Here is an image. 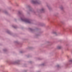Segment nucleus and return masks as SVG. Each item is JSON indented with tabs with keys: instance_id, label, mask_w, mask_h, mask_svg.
<instances>
[{
	"instance_id": "1",
	"label": "nucleus",
	"mask_w": 72,
	"mask_h": 72,
	"mask_svg": "<svg viewBox=\"0 0 72 72\" xmlns=\"http://www.w3.org/2000/svg\"><path fill=\"white\" fill-rule=\"evenodd\" d=\"M27 8H28L29 11L32 12L33 15H38L39 18L41 19L42 18L41 15H40V13H44L45 12V9L44 8H42L40 10H38L37 11H35L34 9L32 8L30 5L27 6Z\"/></svg>"
},
{
	"instance_id": "2",
	"label": "nucleus",
	"mask_w": 72,
	"mask_h": 72,
	"mask_svg": "<svg viewBox=\"0 0 72 72\" xmlns=\"http://www.w3.org/2000/svg\"><path fill=\"white\" fill-rule=\"evenodd\" d=\"M18 15L20 16L21 20L23 22H26L29 24H32L33 21L32 20L30 19H28L25 18L24 13H23L22 11H19L18 12Z\"/></svg>"
},
{
	"instance_id": "3",
	"label": "nucleus",
	"mask_w": 72,
	"mask_h": 72,
	"mask_svg": "<svg viewBox=\"0 0 72 72\" xmlns=\"http://www.w3.org/2000/svg\"><path fill=\"white\" fill-rule=\"evenodd\" d=\"M28 29L30 30L31 32H32V33L35 32V37L36 38H37L39 36H40L41 33H43V31H41V29H39L37 28H36L35 29H34L29 28Z\"/></svg>"
},
{
	"instance_id": "4",
	"label": "nucleus",
	"mask_w": 72,
	"mask_h": 72,
	"mask_svg": "<svg viewBox=\"0 0 72 72\" xmlns=\"http://www.w3.org/2000/svg\"><path fill=\"white\" fill-rule=\"evenodd\" d=\"M50 22L54 24L56 27H58V26H60V27L62 24H64L65 23L63 21H61L60 23H57L54 22L53 21H50Z\"/></svg>"
},
{
	"instance_id": "5",
	"label": "nucleus",
	"mask_w": 72,
	"mask_h": 72,
	"mask_svg": "<svg viewBox=\"0 0 72 72\" xmlns=\"http://www.w3.org/2000/svg\"><path fill=\"white\" fill-rule=\"evenodd\" d=\"M7 63L10 65V64H20V60H17L16 61H6Z\"/></svg>"
},
{
	"instance_id": "6",
	"label": "nucleus",
	"mask_w": 72,
	"mask_h": 72,
	"mask_svg": "<svg viewBox=\"0 0 72 72\" xmlns=\"http://www.w3.org/2000/svg\"><path fill=\"white\" fill-rule=\"evenodd\" d=\"M6 32L9 35H10L12 36H14V37H17V34H16L13 33V32L9 30H7Z\"/></svg>"
},
{
	"instance_id": "7",
	"label": "nucleus",
	"mask_w": 72,
	"mask_h": 72,
	"mask_svg": "<svg viewBox=\"0 0 72 72\" xmlns=\"http://www.w3.org/2000/svg\"><path fill=\"white\" fill-rule=\"evenodd\" d=\"M31 2L33 4H41V1L40 0H32L31 1Z\"/></svg>"
},
{
	"instance_id": "8",
	"label": "nucleus",
	"mask_w": 72,
	"mask_h": 72,
	"mask_svg": "<svg viewBox=\"0 0 72 72\" xmlns=\"http://www.w3.org/2000/svg\"><path fill=\"white\" fill-rule=\"evenodd\" d=\"M72 64V59L71 60L69 61L68 63L67 64H65V68H67V67H68V65L69 64Z\"/></svg>"
},
{
	"instance_id": "9",
	"label": "nucleus",
	"mask_w": 72,
	"mask_h": 72,
	"mask_svg": "<svg viewBox=\"0 0 72 72\" xmlns=\"http://www.w3.org/2000/svg\"><path fill=\"white\" fill-rule=\"evenodd\" d=\"M62 29L64 31H65L67 29H68V30H69L70 31V32H71L72 31L71 29L69 28H67L64 27H62Z\"/></svg>"
},
{
	"instance_id": "10",
	"label": "nucleus",
	"mask_w": 72,
	"mask_h": 72,
	"mask_svg": "<svg viewBox=\"0 0 72 72\" xmlns=\"http://www.w3.org/2000/svg\"><path fill=\"white\" fill-rule=\"evenodd\" d=\"M52 33L54 34V35H55L56 36H59V35H60V33H57V32H56L54 31L52 32Z\"/></svg>"
},
{
	"instance_id": "11",
	"label": "nucleus",
	"mask_w": 72,
	"mask_h": 72,
	"mask_svg": "<svg viewBox=\"0 0 72 72\" xmlns=\"http://www.w3.org/2000/svg\"><path fill=\"white\" fill-rule=\"evenodd\" d=\"M3 12L6 14V15H10V14H9L7 11H3Z\"/></svg>"
},
{
	"instance_id": "12",
	"label": "nucleus",
	"mask_w": 72,
	"mask_h": 72,
	"mask_svg": "<svg viewBox=\"0 0 72 72\" xmlns=\"http://www.w3.org/2000/svg\"><path fill=\"white\" fill-rule=\"evenodd\" d=\"M39 24L41 26H44L45 25V24L42 23H40Z\"/></svg>"
},
{
	"instance_id": "13",
	"label": "nucleus",
	"mask_w": 72,
	"mask_h": 72,
	"mask_svg": "<svg viewBox=\"0 0 72 72\" xmlns=\"http://www.w3.org/2000/svg\"><path fill=\"white\" fill-rule=\"evenodd\" d=\"M32 49H33V47H28L26 48V49L28 50Z\"/></svg>"
},
{
	"instance_id": "14",
	"label": "nucleus",
	"mask_w": 72,
	"mask_h": 72,
	"mask_svg": "<svg viewBox=\"0 0 72 72\" xmlns=\"http://www.w3.org/2000/svg\"><path fill=\"white\" fill-rule=\"evenodd\" d=\"M60 9L62 10L63 11V6L62 5H61L60 6Z\"/></svg>"
},
{
	"instance_id": "15",
	"label": "nucleus",
	"mask_w": 72,
	"mask_h": 72,
	"mask_svg": "<svg viewBox=\"0 0 72 72\" xmlns=\"http://www.w3.org/2000/svg\"><path fill=\"white\" fill-rule=\"evenodd\" d=\"M58 14H59V13L58 12H56L54 14V15L55 17H57V15H58Z\"/></svg>"
},
{
	"instance_id": "16",
	"label": "nucleus",
	"mask_w": 72,
	"mask_h": 72,
	"mask_svg": "<svg viewBox=\"0 0 72 72\" xmlns=\"http://www.w3.org/2000/svg\"><path fill=\"white\" fill-rule=\"evenodd\" d=\"M47 6L50 10H51V7L48 6V5H47Z\"/></svg>"
},
{
	"instance_id": "17",
	"label": "nucleus",
	"mask_w": 72,
	"mask_h": 72,
	"mask_svg": "<svg viewBox=\"0 0 72 72\" xmlns=\"http://www.w3.org/2000/svg\"><path fill=\"white\" fill-rule=\"evenodd\" d=\"M14 43L15 44H17V45H19V42L18 41H15Z\"/></svg>"
},
{
	"instance_id": "18",
	"label": "nucleus",
	"mask_w": 72,
	"mask_h": 72,
	"mask_svg": "<svg viewBox=\"0 0 72 72\" xmlns=\"http://www.w3.org/2000/svg\"><path fill=\"white\" fill-rule=\"evenodd\" d=\"M57 48L58 49H60L62 48V46H58Z\"/></svg>"
},
{
	"instance_id": "19",
	"label": "nucleus",
	"mask_w": 72,
	"mask_h": 72,
	"mask_svg": "<svg viewBox=\"0 0 72 72\" xmlns=\"http://www.w3.org/2000/svg\"><path fill=\"white\" fill-rule=\"evenodd\" d=\"M3 51L4 52V53H6V52H8V51H7V50L6 49H3Z\"/></svg>"
},
{
	"instance_id": "20",
	"label": "nucleus",
	"mask_w": 72,
	"mask_h": 72,
	"mask_svg": "<svg viewBox=\"0 0 72 72\" xmlns=\"http://www.w3.org/2000/svg\"><path fill=\"white\" fill-rule=\"evenodd\" d=\"M48 43L49 45L48 46H50V45H51V42H48Z\"/></svg>"
},
{
	"instance_id": "21",
	"label": "nucleus",
	"mask_w": 72,
	"mask_h": 72,
	"mask_svg": "<svg viewBox=\"0 0 72 72\" xmlns=\"http://www.w3.org/2000/svg\"><path fill=\"white\" fill-rule=\"evenodd\" d=\"M37 60H42V58H37Z\"/></svg>"
},
{
	"instance_id": "22",
	"label": "nucleus",
	"mask_w": 72,
	"mask_h": 72,
	"mask_svg": "<svg viewBox=\"0 0 72 72\" xmlns=\"http://www.w3.org/2000/svg\"><path fill=\"white\" fill-rule=\"evenodd\" d=\"M12 27H13L14 28H15V29L17 28V26L16 25H15V26L13 25Z\"/></svg>"
},
{
	"instance_id": "23",
	"label": "nucleus",
	"mask_w": 72,
	"mask_h": 72,
	"mask_svg": "<svg viewBox=\"0 0 72 72\" xmlns=\"http://www.w3.org/2000/svg\"><path fill=\"white\" fill-rule=\"evenodd\" d=\"M56 67L57 68H60V67L59 66V65H57L56 66Z\"/></svg>"
},
{
	"instance_id": "24",
	"label": "nucleus",
	"mask_w": 72,
	"mask_h": 72,
	"mask_svg": "<svg viewBox=\"0 0 72 72\" xmlns=\"http://www.w3.org/2000/svg\"><path fill=\"white\" fill-rule=\"evenodd\" d=\"M40 66H45V63H42L40 65Z\"/></svg>"
},
{
	"instance_id": "25",
	"label": "nucleus",
	"mask_w": 72,
	"mask_h": 72,
	"mask_svg": "<svg viewBox=\"0 0 72 72\" xmlns=\"http://www.w3.org/2000/svg\"><path fill=\"white\" fill-rule=\"evenodd\" d=\"M24 53V51H20V53L21 54H22L23 53Z\"/></svg>"
},
{
	"instance_id": "26",
	"label": "nucleus",
	"mask_w": 72,
	"mask_h": 72,
	"mask_svg": "<svg viewBox=\"0 0 72 72\" xmlns=\"http://www.w3.org/2000/svg\"><path fill=\"white\" fill-rule=\"evenodd\" d=\"M26 57L27 58H30V57H31V56H30V55H26Z\"/></svg>"
},
{
	"instance_id": "27",
	"label": "nucleus",
	"mask_w": 72,
	"mask_h": 72,
	"mask_svg": "<svg viewBox=\"0 0 72 72\" xmlns=\"http://www.w3.org/2000/svg\"><path fill=\"white\" fill-rule=\"evenodd\" d=\"M28 62L29 63H30V64H32V62L31 61H28Z\"/></svg>"
},
{
	"instance_id": "28",
	"label": "nucleus",
	"mask_w": 72,
	"mask_h": 72,
	"mask_svg": "<svg viewBox=\"0 0 72 72\" xmlns=\"http://www.w3.org/2000/svg\"><path fill=\"white\" fill-rule=\"evenodd\" d=\"M27 71V70H24L23 71V72H26Z\"/></svg>"
},
{
	"instance_id": "29",
	"label": "nucleus",
	"mask_w": 72,
	"mask_h": 72,
	"mask_svg": "<svg viewBox=\"0 0 72 72\" xmlns=\"http://www.w3.org/2000/svg\"><path fill=\"white\" fill-rule=\"evenodd\" d=\"M27 13L28 14H29V15H30V11L27 12Z\"/></svg>"
},
{
	"instance_id": "30",
	"label": "nucleus",
	"mask_w": 72,
	"mask_h": 72,
	"mask_svg": "<svg viewBox=\"0 0 72 72\" xmlns=\"http://www.w3.org/2000/svg\"><path fill=\"white\" fill-rule=\"evenodd\" d=\"M1 67H2L3 68H4V66L1 65L0 66Z\"/></svg>"
},
{
	"instance_id": "31",
	"label": "nucleus",
	"mask_w": 72,
	"mask_h": 72,
	"mask_svg": "<svg viewBox=\"0 0 72 72\" xmlns=\"http://www.w3.org/2000/svg\"><path fill=\"white\" fill-rule=\"evenodd\" d=\"M15 4L16 6H18V4H17V3H16Z\"/></svg>"
},
{
	"instance_id": "32",
	"label": "nucleus",
	"mask_w": 72,
	"mask_h": 72,
	"mask_svg": "<svg viewBox=\"0 0 72 72\" xmlns=\"http://www.w3.org/2000/svg\"><path fill=\"white\" fill-rule=\"evenodd\" d=\"M24 67H27V66H26V64H24Z\"/></svg>"
},
{
	"instance_id": "33",
	"label": "nucleus",
	"mask_w": 72,
	"mask_h": 72,
	"mask_svg": "<svg viewBox=\"0 0 72 72\" xmlns=\"http://www.w3.org/2000/svg\"><path fill=\"white\" fill-rule=\"evenodd\" d=\"M14 21H15V22H16V21H17V19H14Z\"/></svg>"
},
{
	"instance_id": "34",
	"label": "nucleus",
	"mask_w": 72,
	"mask_h": 72,
	"mask_svg": "<svg viewBox=\"0 0 72 72\" xmlns=\"http://www.w3.org/2000/svg\"><path fill=\"white\" fill-rule=\"evenodd\" d=\"M48 21H49V20H50V19L49 18H48Z\"/></svg>"
},
{
	"instance_id": "35",
	"label": "nucleus",
	"mask_w": 72,
	"mask_h": 72,
	"mask_svg": "<svg viewBox=\"0 0 72 72\" xmlns=\"http://www.w3.org/2000/svg\"><path fill=\"white\" fill-rule=\"evenodd\" d=\"M0 45H2V44H1V43H0Z\"/></svg>"
},
{
	"instance_id": "36",
	"label": "nucleus",
	"mask_w": 72,
	"mask_h": 72,
	"mask_svg": "<svg viewBox=\"0 0 72 72\" xmlns=\"http://www.w3.org/2000/svg\"><path fill=\"white\" fill-rule=\"evenodd\" d=\"M37 72H40V71H38Z\"/></svg>"
},
{
	"instance_id": "37",
	"label": "nucleus",
	"mask_w": 72,
	"mask_h": 72,
	"mask_svg": "<svg viewBox=\"0 0 72 72\" xmlns=\"http://www.w3.org/2000/svg\"><path fill=\"white\" fill-rule=\"evenodd\" d=\"M0 11H1V10L0 9Z\"/></svg>"
},
{
	"instance_id": "38",
	"label": "nucleus",
	"mask_w": 72,
	"mask_h": 72,
	"mask_svg": "<svg viewBox=\"0 0 72 72\" xmlns=\"http://www.w3.org/2000/svg\"><path fill=\"white\" fill-rule=\"evenodd\" d=\"M67 45H66V46H67Z\"/></svg>"
},
{
	"instance_id": "39",
	"label": "nucleus",
	"mask_w": 72,
	"mask_h": 72,
	"mask_svg": "<svg viewBox=\"0 0 72 72\" xmlns=\"http://www.w3.org/2000/svg\"><path fill=\"white\" fill-rule=\"evenodd\" d=\"M70 27H71V26H70Z\"/></svg>"
}]
</instances>
